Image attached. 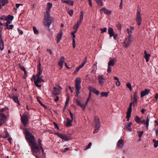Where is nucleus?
<instances>
[{"label":"nucleus","mask_w":158,"mask_h":158,"mask_svg":"<svg viewBox=\"0 0 158 158\" xmlns=\"http://www.w3.org/2000/svg\"><path fill=\"white\" fill-rule=\"evenodd\" d=\"M24 134L26 141L31 147L32 152L35 153L39 149L38 144L36 142L34 136L26 129Z\"/></svg>","instance_id":"nucleus-1"},{"label":"nucleus","mask_w":158,"mask_h":158,"mask_svg":"<svg viewBox=\"0 0 158 158\" xmlns=\"http://www.w3.org/2000/svg\"><path fill=\"white\" fill-rule=\"evenodd\" d=\"M48 11H46V13L44 14V24L45 26L49 27L52 23V18L50 17Z\"/></svg>","instance_id":"nucleus-2"},{"label":"nucleus","mask_w":158,"mask_h":158,"mask_svg":"<svg viewBox=\"0 0 158 158\" xmlns=\"http://www.w3.org/2000/svg\"><path fill=\"white\" fill-rule=\"evenodd\" d=\"M38 145L39 149L38 151H36L35 153L32 152L33 155L36 158H39V156L38 155V153L42 152L44 153V150L43 149L42 145L41 140L40 139H39L38 140Z\"/></svg>","instance_id":"nucleus-3"},{"label":"nucleus","mask_w":158,"mask_h":158,"mask_svg":"<svg viewBox=\"0 0 158 158\" xmlns=\"http://www.w3.org/2000/svg\"><path fill=\"white\" fill-rule=\"evenodd\" d=\"M75 81L76 92L77 94L76 96L77 97L78 95L80 94V90L81 89L80 84L81 79L79 77L77 78L75 80Z\"/></svg>","instance_id":"nucleus-4"},{"label":"nucleus","mask_w":158,"mask_h":158,"mask_svg":"<svg viewBox=\"0 0 158 158\" xmlns=\"http://www.w3.org/2000/svg\"><path fill=\"white\" fill-rule=\"evenodd\" d=\"M133 38L132 35H128L127 37L126 38L124 42V44L126 48H127L130 46L132 41Z\"/></svg>","instance_id":"nucleus-5"},{"label":"nucleus","mask_w":158,"mask_h":158,"mask_svg":"<svg viewBox=\"0 0 158 158\" xmlns=\"http://www.w3.org/2000/svg\"><path fill=\"white\" fill-rule=\"evenodd\" d=\"M54 135L58 136L62 140H64L65 141H68L71 140L70 137L67 136L65 134H62L59 132H56Z\"/></svg>","instance_id":"nucleus-6"},{"label":"nucleus","mask_w":158,"mask_h":158,"mask_svg":"<svg viewBox=\"0 0 158 158\" xmlns=\"http://www.w3.org/2000/svg\"><path fill=\"white\" fill-rule=\"evenodd\" d=\"M6 116L4 114L0 113V127L6 121Z\"/></svg>","instance_id":"nucleus-7"},{"label":"nucleus","mask_w":158,"mask_h":158,"mask_svg":"<svg viewBox=\"0 0 158 158\" xmlns=\"http://www.w3.org/2000/svg\"><path fill=\"white\" fill-rule=\"evenodd\" d=\"M21 120L22 123L24 126H25L28 121V118L27 116L26 115H23L22 116L20 114Z\"/></svg>","instance_id":"nucleus-8"},{"label":"nucleus","mask_w":158,"mask_h":158,"mask_svg":"<svg viewBox=\"0 0 158 158\" xmlns=\"http://www.w3.org/2000/svg\"><path fill=\"white\" fill-rule=\"evenodd\" d=\"M136 14V21L137 22V25L139 26L141 23L142 19L140 12L139 10L137 11Z\"/></svg>","instance_id":"nucleus-9"},{"label":"nucleus","mask_w":158,"mask_h":158,"mask_svg":"<svg viewBox=\"0 0 158 158\" xmlns=\"http://www.w3.org/2000/svg\"><path fill=\"white\" fill-rule=\"evenodd\" d=\"M150 117L149 116H148L147 117L146 119H144L141 121V123L145 125L146 128L147 129H148V127L149 125V122L150 120Z\"/></svg>","instance_id":"nucleus-10"},{"label":"nucleus","mask_w":158,"mask_h":158,"mask_svg":"<svg viewBox=\"0 0 158 158\" xmlns=\"http://www.w3.org/2000/svg\"><path fill=\"white\" fill-rule=\"evenodd\" d=\"M42 77L37 78V79L34 80V82L35 85L37 87L40 88L41 87V85L39 84L38 83L42 81L44 82V80L42 79Z\"/></svg>","instance_id":"nucleus-11"},{"label":"nucleus","mask_w":158,"mask_h":158,"mask_svg":"<svg viewBox=\"0 0 158 158\" xmlns=\"http://www.w3.org/2000/svg\"><path fill=\"white\" fill-rule=\"evenodd\" d=\"M63 35V32L62 30H60L59 32L57 34L56 37V43L58 44L62 39Z\"/></svg>","instance_id":"nucleus-12"},{"label":"nucleus","mask_w":158,"mask_h":158,"mask_svg":"<svg viewBox=\"0 0 158 158\" xmlns=\"http://www.w3.org/2000/svg\"><path fill=\"white\" fill-rule=\"evenodd\" d=\"M94 123L96 128H100L101 124L100 122L99 119L97 116H95L94 118Z\"/></svg>","instance_id":"nucleus-13"},{"label":"nucleus","mask_w":158,"mask_h":158,"mask_svg":"<svg viewBox=\"0 0 158 158\" xmlns=\"http://www.w3.org/2000/svg\"><path fill=\"white\" fill-rule=\"evenodd\" d=\"M98 83L100 85L102 84L105 81V79L102 75H99L98 77Z\"/></svg>","instance_id":"nucleus-14"},{"label":"nucleus","mask_w":158,"mask_h":158,"mask_svg":"<svg viewBox=\"0 0 158 158\" xmlns=\"http://www.w3.org/2000/svg\"><path fill=\"white\" fill-rule=\"evenodd\" d=\"M150 92V90L148 89H145L144 90L142 91L140 93V97H143L148 95Z\"/></svg>","instance_id":"nucleus-15"},{"label":"nucleus","mask_w":158,"mask_h":158,"mask_svg":"<svg viewBox=\"0 0 158 158\" xmlns=\"http://www.w3.org/2000/svg\"><path fill=\"white\" fill-rule=\"evenodd\" d=\"M151 55L149 53H148L146 50L144 51V56L143 57L145 59L146 62H148L149 61Z\"/></svg>","instance_id":"nucleus-16"},{"label":"nucleus","mask_w":158,"mask_h":158,"mask_svg":"<svg viewBox=\"0 0 158 158\" xmlns=\"http://www.w3.org/2000/svg\"><path fill=\"white\" fill-rule=\"evenodd\" d=\"M64 60V56H62L60 57V60L58 62V65L61 68H63V64Z\"/></svg>","instance_id":"nucleus-17"},{"label":"nucleus","mask_w":158,"mask_h":158,"mask_svg":"<svg viewBox=\"0 0 158 158\" xmlns=\"http://www.w3.org/2000/svg\"><path fill=\"white\" fill-rule=\"evenodd\" d=\"M1 33L0 35V50L2 51L4 49V43L2 40Z\"/></svg>","instance_id":"nucleus-18"},{"label":"nucleus","mask_w":158,"mask_h":158,"mask_svg":"<svg viewBox=\"0 0 158 158\" xmlns=\"http://www.w3.org/2000/svg\"><path fill=\"white\" fill-rule=\"evenodd\" d=\"M131 125L132 123L131 122H129L128 123L125 124V127L127 131L130 132L132 131V128L131 127Z\"/></svg>","instance_id":"nucleus-19"},{"label":"nucleus","mask_w":158,"mask_h":158,"mask_svg":"<svg viewBox=\"0 0 158 158\" xmlns=\"http://www.w3.org/2000/svg\"><path fill=\"white\" fill-rule=\"evenodd\" d=\"M124 141L122 139H120L117 143V146L119 148H122L123 146Z\"/></svg>","instance_id":"nucleus-20"},{"label":"nucleus","mask_w":158,"mask_h":158,"mask_svg":"<svg viewBox=\"0 0 158 158\" xmlns=\"http://www.w3.org/2000/svg\"><path fill=\"white\" fill-rule=\"evenodd\" d=\"M61 2L62 3H66L72 6H73L74 4V2L71 0H62Z\"/></svg>","instance_id":"nucleus-21"},{"label":"nucleus","mask_w":158,"mask_h":158,"mask_svg":"<svg viewBox=\"0 0 158 158\" xmlns=\"http://www.w3.org/2000/svg\"><path fill=\"white\" fill-rule=\"evenodd\" d=\"M8 3V0H0V9H1L2 6H5L6 4Z\"/></svg>","instance_id":"nucleus-22"},{"label":"nucleus","mask_w":158,"mask_h":158,"mask_svg":"<svg viewBox=\"0 0 158 158\" xmlns=\"http://www.w3.org/2000/svg\"><path fill=\"white\" fill-rule=\"evenodd\" d=\"M100 10L101 11H103L105 14L107 15H110L111 13V10H108L105 7H102Z\"/></svg>","instance_id":"nucleus-23"},{"label":"nucleus","mask_w":158,"mask_h":158,"mask_svg":"<svg viewBox=\"0 0 158 158\" xmlns=\"http://www.w3.org/2000/svg\"><path fill=\"white\" fill-rule=\"evenodd\" d=\"M108 34L110 37H112L114 34V33L113 31V29L112 27H109L108 29Z\"/></svg>","instance_id":"nucleus-24"},{"label":"nucleus","mask_w":158,"mask_h":158,"mask_svg":"<svg viewBox=\"0 0 158 158\" xmlns=\"http://www.w3.org/2000/svg\"><path fill=\"white\" fill-rule=\"evenodd\" d=\"M59 92H60L59 91L56 87H55L53 88V91L52 92L53 95L54 96L58 95L59 94Z\"/></svg>","instance_id":"nucleus-25"},{"label":"nucleus","mask_w":158,"mask_h":158,"mask_svg":"<svg viewBox=\"0 0 158 158\" xmlns=\"http://www.w3.org/2000/svg\"><path fill=\"white\" fill-rule=\"evenodd\" d=\"M115 60L114 59H110L108 63V65L114 66L115 64Z\"/></svg>","instance_id":"nucleus-26"},{"label":"nucleus","mask_w":158,"mask_h":158,"mask_svg":"<svg viewBox=\"0 0 158 158\" xmlns=\"http://www.w3.org/2000/svg\"><path fill=\"white\" fill-rule=\"evenodd\" d=\"M91 93H89V97L87 99L85 103V105H84V108H85L86 106L87 105L89 101V100L91 99Z\"/></svg>","instance_id":"nucleus-27"},{"label":"nucleus","mask_w":158,"mask_h":158,"mask_svg":"<svg viewBox=\"0 0 158 158\" xmlns=\"http://www.w3.org/2000/svg\"><path fill=\"white\" fill-rule=\"evenodd\" d=\"M67 121L66 123V126L67 127H69L71 125V123L73 121L70 119L69 118H67Z\"/></svg>","instance_id":"nucleus-28"},{"label":"nucleus","mask_w":158,"mask_h":158,"mask_svg":"<svg viewBox=\"0 0 158 158\" xmlns=\"http://www.w3.org/2000/svg\"><path fill=\"white\" fill-rule=\"evenodd\" d=\"M12 99L15 103L19 104V102L18 100V98L17 96L14 95Z\"/></svg>","instance_id":"nucleus-29"},{"label":"nucleus","mask_w":158,"mask_h":158,"mask_svg":"<svg viewBox=\"0 0 158 158\" xmlns=\"http://www.w3.org/2000/svg\"><path fill=\"white\" fill-rule=\"evenodd\" d=\"M114 79L116 80L117 81H115L116 85L117 86H119L120 85V83L119 79L117 77L114 76Z\"/></svg>","instance_id":"nucleus-30"},{"label":"nucleus","mask_w":158,"mask_h":158,"mask_svg":"<svg viewBox=\"0 0 158 158\" xmlns=\"http://www.w3.org/2000/svg\"><path fill=\"white\" fill-rule=\"evenodd\" d=\"M76 102L77 103V104L79 106L81 107L82 108V109H84L85 108H84V105H83L82 104H81V101L78 99H77L76 100Z\"/></svg>","instance_id":"nucleus-31"},{"label":"nucleus","mask_w":158,"mask_h":158,"mask_svg":"<svg viewBox=\"0 0 158 158\" xmlns=\"http://www.w3.org/2000/svg\"><path fill=\"white\" fill-rule=\"evenodd\" d=\"M5 30L6 29H12L14 28V25L12 24L8 25L5 26Z\"/></svg>","instance_id":"nucleus-32"},{"label":"nucleus","mask_w":158,"mask_h":158,"mask_svg":"<svg viewBox=\"0 0 158 158\" xmlns=\"http://www.w3.org/2000/svg\"><path fill=\"white\" fill-rule=\"evenodd\" d=\"M135 120L139 124L141 123V119L138 116H136L135 118Z\"/></svg>","instance_id":"nucleus-33"},{"label":"nucleus","mask_w":158,"mask_h":158,"mask_svg":"<svg viewBox=\"0 0 158 158\" xmlns=\"http://www.w3.org/2000/svg\"><path fill=\"white\" fill-rule=\"evenodd\" d=\"M45 153L44 152V153L40 152V153H38V155L39 156V158H46Z\"/></svg>","instance_id":"nucleus-34"},{"label":"nucleus","mask_w":158,"mask_h":158,"mask_svg":"<svg viewBox=\"0 0 158 158\" xmlns=\"http://www.w3.org/2000/svg\"><path fill=\"white\" fill-rule=\"evenodd\" d=\"M52 4L50 2H48L47 3V9L46 11H48L49 13H50V9L52 7Z\"/></svg>","instance_id":"nucleus-35"},{"label":"nucleus","mask_w":158,"mask_h":158,"mask_svg":"<svg viewBox=\"0 0 158 158\" xmlns=\"http://www.w3.org/2000/svg\"><path fill=\"white\" fill-rule=\"evenodd\" d=\"M109 93V92H102L101 93V97H107L108 96V94Z\"/></svg>","instance_id":"nucleus-36"},{"label":"nucleus","mask_w":158,"mask_h":158,"mask_svg":"<svg viewBox=\"0 0 158 158\" xmlns=\"http://www.w3.org/2000/svg\"><path fill=\"white\" fill-rule=\"evenodd\" d=\"M6 18L7 20H10V21H12L14 17L13 15H8L6 16Z\"/></svg>","instance_id":"nucleus-37"},{"label":"nucleus","mask_w":158,"mask_h":158,"mask_svg":"<svg viewBox=\"0 0 158 158\" xmlns=\"http://www.w3.org/2000/svg\"><path fill=\"white\" fill-rule=\"evenodd\" d=\"M153 141L154 143V147L155 148H157L158 146V140H156V139H153Z\"/></svg>","instance_id":"nucleus-38"},{"label":"nucleus","mask_w":158,"mask_h":158,"mask_svg":"<svg viewBox=\"0 0 158 158\" xmlns=\"http://www.w3.org/2000/svg\"><path fill=\"white\" fill-rule=\"evenodd\" d=\"M81 23H80L79 21H78L77 23L74 25L73 27V29H75V28H78L79 26L80 25Z\"/></svg>","instance_id":"nucleus-39"},{"label":"nucleus","mask_w":158,"mask_h":158,"mask_svg":"<svg viewBox=\"0 0 158 158\" xmlns=\"http://www.w3.org/2000/svg\"><path fill=\"white\" fill-rule=\"evenodd\" d=\"M67 12L70 16H72L73 14V11L72 9H69L67 11Z\"/></svg>","instance_id":"nucleus-40"},{"label":"nucleus","mask_w":158,"mask_h":158,"mask_svg":"<svg viewBox=\"0 0 158 158\" xmlns=\"http://www.w3.org/2000/svg\"><path fill=\"white\" fill-rule=\"evenodd\" d=\"M137 98H133V101L132 103H133V105L134 106H135L137 105Z\"/></svg>","instance_id":"nucleus-41"},{"label":"nucleus","mask_w":158,"mask_h":158,"mask_svg":"<svg viewBox=\"0 0 158 158\" xmlns=\"http://www.w3.org/2000/svg\"><path fill=\"white\" fill-rule=\"evenodd\" d=\"M126 85L127 87H128L130 90L131 91L132 90V89L131 88V84L130 82H127L126 84Z\"/></svg>","instance_id":"nucleus-42"},{"label":"nucleus","mask_w":158,"mask_h":158,"mask_svg":"<svg viewBox=\"0 0 158 158\" xmlns=\"http://www.w3.org/2000/svg\"><path fill=\"white\" fill-rule=\"evenodd\" d=\"M69 96L68 94L67 99L66 100V102L65 103V107H66V106H67L69 104Z\"/></svg>","instance_id":"nucleus-43"},{"label":"nucleus","mask_w":158,"mask_h":158,"mask_svg":"<svg viewBox=\"0 0 158 158\" xmlns=\"http://www.w3.org/2000/svg\"><path fill=\"white\" fill-rule=\"evenodd\" d=\"M97 4L100 6H102L103 4L102 0H94Z\"/></svg>","instance_id":"nucleus-44"},{"label":"nucleus","mask_w":158,"mask_h":158,"mask_svg":"<svg viewBox=\"0 0 158 158\" xmlns=\"http://www.w3.org/2000/svg\"><path fill=\"white\" fill-rule=\"evenodd\" d=\"M33 29L34 32L35 34H38L39 33V31L37 30L36 27L35 26L33 27Z\"/></svg>","instance_id":"nucleus-45"},{"label":"nucleus","mask_w":158,"mask_h":158,"mask_svg":"<svg viewBox=\"0 0 158 158\" xmlns=\"http://www.w3.org/2000/svg\"><path fill=\"white\" fill-rule=\"evenodd\" d=\"M127 33L128 34V35H132L131 34V33L132 32V30L131 29V28H127Z\"/></svg>","instance_id":"nucleus-46"},{"label":"nucleus","mask_w":158,"mask_h":158,"mask_svg":"<svg viewBox=\"0 0 158 158\" xmlns=\"http://www.w3.org/2000/svg\"><path fill=\"white\" fill-rule=\"evenodd\" d=\"M0 19L2 20L3 21H6V20H7L6 16L5 15H2L1 16L0 18Z\"/></svg>","instance_id":"nucleus-47"},{"label":"nucleus","mask_w":158,"mask_h":158,"mask_svg":"<svg viewBox=\"0 0 158 158\" xmlns=\"http://www.w3.org/2000/svg\"><path fill=\"white\" fill-rule=\"evenodd\" d=\"M37 101L39 102V103L42 106H43L44 108H46L47 107H46V106L45 105H44L42 103V102H41V101L39 99H37Z\"/></svg>","instance_id":"nucleus-48"},{"label":"nucleus","mask_w":158,"mask_h":158,"mask_svg":"<svg viewBox=\"0 0 158 158\" xmlns=\"http://www.w3.org/2000/svg\"><path fill=\"white\" fill-rule=\"evenodd\" d=\"M89 89L90 91V93L92 91L93 92V91H94V90L95 89L91 86H89Z\"/></svg>","instance_id":"nucleus-49"},{"label":"nucleus","mask_w":158,"mask_h":158,"mask_svg":"<svg viewBox=\"0 0 158 158\" xmlns=\"http://www.w3.org/2000/svg\"><path fill=\"white\" fill-rule=\"evenodd\" d=\"M107 30V29L106 27H104L103 28H101L100 29V31H101V33H103L104 32H106Z\"/></svg>","instance_id":"nucleus-50"},{"label":"nucleus","mask_w":158,"mask_h":158,"mask_svg":"<svg viewBox=\"0 0 158 158\" xmlns=\"http://www.w3.org/2000/svg\"><path fill=\"white\" fill-rule=\"evenodd\" d=\"M72 44L73 48H75L76 47V41L75 39H73Z\"/></svg>","instance_id":"nucleus-51"},{"label":"nucleus","mask_w":158,"mask_h":158,"mask_svg":"<svg viewBox=\"0 0 158 158\" xmlns=\"http://www.w3.org/2000/svg\"><path fill=\"white\" fill-rule=\"evenodd\" d=\"M53 124L54 125V126H55V128H57L58 130H60L59 127L58 125L56 123L54 122L53 123Z\"/></svg>","instance_id":"nucleus-52"},{"label":"nucleus","mask_w":158,"mask_h":158,"mask_svg":"<svg viewBox=\"0 0 158 158\" xmlns=\"http://www.w3.org/2000/svg\"><path fill=\"white\" fill-rule=\"evenodd\" d=\"M131 114L127 113L126 118H127V121H128L129 120V118L131 117Z\"/></svg>","instance_id":"nucleus-53"},{"label":"nucleus","mask_w":158,"mask_h":158,"mask_svg":"<svg viewBox=\"0 0 158 158\" xmlns=\"http://www.w3.org/2000/svg\"><path fill=\"white\" fill-rule=\"evenodd\" d=\"M138 133H139L138 134V136L139 138L141 137L143 134V131H138Z\"/></svg>","instance_id":"nucleus-54"},{"label":"nucleus","mask_w":158,"mask_h":158,"mask_svg":"<svg viewBox=\"0 0 158 158\" xmlns=\"http://www.w3.org/2000/svg\"><path fill=\"white\" fill-rule=\"evenodd\" d=\"M138 91H135L134 93L133 98H137Z\"/></svg>","instance_id":"nucleus-55"},{"label":"nucleus","mask_w":158,"mask_h":158,"mask_svg":"<svg viewBox=\"0 0 158 158\" xmlns=\"http://www.w3.org/2000/svg\"><path fill=\"white\" fill-rule=\"evenodd\" d=\"M116 26L117 27L118 29L119 30H121L122 28V26L121 24L119 23H118V24L116 25Z\"/></svg>","instance_id":"nucleus-56"},{"label":"nucleus","mask_w":158,"mask_h":158,"mask_svg":"<svg viewBox=\"0 0 158 158\" xmlns=\"http://www.w3.org/2000/svg\"><path fill=\"white\" fill-rule=\"evenodd\" d=\"M93 93L95 94L96 95H98L99 94V92L98 90H97L96 89L93 91Z\"/></svg>","instance_id":"nucleus-57"},{"label":"nucleus","mask_w":158,"mask_h":158,"mask_svg":"<svg viewBox=\"0 0 158 158\" xmlns=\"http://www.w3.org/2000/svg\"><path fill=\"white\" fill-rule=\"evenodd\" d=\"M131 111L132 108L128 107L127 109V113L131 114Z\"/></svg>","instance_id":"nucleus-58"},{"label":"nucleus","mask_w":158,"mask_h":158,"mask_svg":"<svg viewBox=\"0 0 158 158\" xmlns=\"http://www.w3.org/2000/svg\"><path fill=\"white\" fill-rule=\"evenodd\" d=\"M131 111L132 108L128 107L127 109V113L131 114Z\"/></svg>","instance_id":"nucleus-59"},{"label":"nucleus","mask_w":158,"mask_h":158,"mask_svg":"<svg viewBox=\"0 0 158 158\" xmlns=\"http://www.w3.org/2000/svg\"><path fill=\"white\" fill-rule=\"evenodd\" d=\"M69 114L70 115V117L71 118V120H72V121H73V114L71 111H69Z\"/></svg>","instance_id":"nucleus-60"},{"label":"nucleus","mask_w":158,"mask_h":158,"mask_svg":"<svg viewBox=\"0 0 158 158\" xmlns=\"http://www.w3.org/2000/svg\"><path fill=\"white\" fill-rule=\"evenodd\" d=\"M6 21L7 22L6 23H5V26L7 25H9V24L11 23V21H10V20H6Z\"/></svg>","instance_id":"nucleus-61"},{"label":"nucleus","mask_w":158,"mask_h":158,"mask_svg":"<svg viewBox=\"0 0 158 158\" xmlns=\"http://www.w3.org/2000/svg\"><path fill=\"white\" fill-rule=\"evenodd\" d=\"M9 133L7 131H6V133H5V136L4 137V138H7L8 137H9Z\"/></svg>","instance_id":"nucleus-62"},{"label":"nucleus","mask_w":158,"mask_h":158,"mask_svg":"<svg viewBox=\"0 0 158 158\" xmlns=\"http://www.w3.org/2000/svg\"><path fill=\"white\" fill-rule=\"evenodd\" d=\"M92 144V143L90 142L86 146V149H88L91 146Z\"/></svg>","instance_id":"nucleus-63"},{"label":"nucleus","mask_w":158,"mask_h":158,"mask_svg":"<svg viewBox=\"0 0 158 158\" xmlns=\"http://www.w3.org/2000/svg\"><path fill=\"white\" fill-rule=\"evenodd\" d=\"M20 69H21L24 72V73L26 71L25 68L23 66H20Z\"/></svg>","instance_id":"nucleus-64"}]
</instances>
